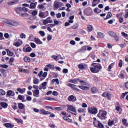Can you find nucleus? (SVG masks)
<instances>
[{"label": "nucleus", "instance_id": "obj_1", "mask_svg": "<svg viewBox=\"0 0 128 128\" xmlns=\"http://www.w3.org/2000/svg\"><path fill=\"white\" fill-rule=\"evenodd\" d=\"M92 66H94L93 68H90V70L92 72L96 74L100 70H102V66L100 64L92 63Z\"/></svg>", "mask_w": 128, "mask_h": 128}, {"label": "nucleus", "instance_id": "obj_2", "mask_svg": "<svg viewBox=\"0 0 128 128\" xmlns=\"http://www.w3.org/2000/svg\"><path fill=\"white\" fill-rule=\"evenodd\" d=\"M4 24L8 26H20V22L11 20L4 21Z\"/></svg>", "mask_w": 128, "mask_h": 128}, {"label": "nucleus", "instance_id": "obj_3", "mask_svg": "<svg viewBox=\"0 0 128 128\" xmlns=\"http://www.w3.org/2000/svg\"><path fill=\"white\" fill-rule=\"evenodd\" d=\"M106 114H108V112H106V111L100 110L99 113L98 114L97 116L101 120H105Z\"/></svg>", "mask_w": 128, "mask_h": 128}, {"label": "nucleus", "instance_id": "obj_4", "mask_svg": "<svg viewBox=\"0 0 128 128\" xmlns=\"http://www.w3.org/2000/svg\"><path fill=\"white\" fill-rule=\"evenodd\" d=\"M88 112L91 114H98V108L94 106L88 108Z\"/></svg>", "mask_w": 128, "mask_h": 128}, {"label": "nucleus", "instance_id": "obj_5", "mask_svg": "<svg viewBox=\"0 0 128 128\" xmlns=\"http://www.w3.org/2000/svg\"><path fill=\"white\" fill-rule=\"evenodd\" d=\"M67 112H76V108L74 107V106L72 105H68Z\"/></svg>", "mask_w": 128, "mask_h": 128}, {"label": "nucleus", "instance_id": "obj_6", "mask_svg": "<svg viewBox=\"0 0 128 128\" xmlns=\"http://www.w3.org/2000/svg\"><path fill=\"white\" fill-rule=\"evenodd\" d=\"M50 18V17L47 18L46 19L43 20V24L45 25L48 24H52L53 21Z\"/></svg>", "mask_w": 128, "mask_h": 128}, {"label": "nucleus", "instance_id": "obj_7", "mask_svg": "<svg viewBox=\"0 0 128 128\" xmlns=\"http://www.w3.org/2000/svg\"><path fill=\"white\" fill-rule=\"evenodd\" d=\"M67 86H70V88H72V89L74 90H76L77 92H80V89L78 88H76V86L72 84H67Z\"/></svg>", "mask_w": 128, "mask_h": 128}, {"label": "nucleus", "instance_id": "obj_8", "mask_svg": "<svg viewBox=\"0 0 128 128\" xmlns=\"http://www.w3.org/2000/svg\"><path fill=\"white\" fill-rule=\"evenodd\" d=\"M100 2V0H93L92 6H98Z\"/></svg>", "mask_w": 128, "mask_h": 128}, {"label": "nucleus", "instance_id": "obj_9", "mask_svg": "<svg viewBox=\"0 0 128 128\" xmlns=\"http://www.w3.org/2000/svg\"><path fill=\"white\" fill-rule=\"evenodd\" d=\"M34 40L36 44H42V42L38 38H34Z\"/></svg>", "mask_w": 128, "mask_h": 128}, {"label": "nucleus", "instance_id": "obj_10", "mask_svg": "<svg viewBox=\"0 0 128 128\" xmlns=\"http://www.w3.org/2000/svg\"><path fill=\"white\" fill-rule=\"evenodd\" d=\"M4 126H6L7 128H12L14 126L10 123H5L4 124Z\"/></svg>", "mask_w": 128, "mask_h": 128}, {"label": "nucleus", "instance_id": "obj_11", "mask_svg": "<svg viewBox=\"0 0 128 128\" xmlns=\"http://www.w3.org/2000/svg\"><path fill=\"white\" fill-rule=\"evenodd\" d=\"M54 10H58V8H60V5L58 4V2L56 1V0L54 2Z\"/></svg>", "mask_w": 128, "mask_h": 128}, {"label": "nucleus", "instance_id": "obj_12", "mask_svg": "<svg viewBox=\"0 0 128 128\" xmlns=\"http://www.w3.org/2000/svg\"><path fill=\"white\" fill-rule=\"evenodd\" d=\"M76 97H74V95H71L70 96H68V100H70V102H75L76 100Z\"/></svg>", "mask_w": 128, "mask_h": 128}, {"label": "nucleus", "instance_id": "obj_13", "mask_svg": "<svg viewBox=\"0 0 128 128\" xmlns=\"http://www.w3.org/2000/svg\"><path fill=\"white\" fill-rule=\"evenodd\" d=\"M17 90L18 92H19L20 94H24L26 92V88H18Z\"/></svg>", "mask_w": 128, "mask_h": 128}, {"label": "nucleus", "instance_id": "obj_14", "mask_svg": "<svg viewBox=\"0 0 128 128\" xmlns=\"http://www.w3.org/2000/svg\"><path fill=\"white\" fill-rule=\"evenodd\" d=\"M7 96H14V91L9 90L6 92Z\"/></svg>", "mask_w": 128, "mask_h": 128}, {"label": "nucleus", "instance_id": "obj_15", "mask_svg": "<svg viewBox=\"0 0 128 128\" xmlns=\"http://www.w3.org/2000/svg\"><path fill=\"white\" fill-rule=\"evenodd\" d=\"M108 34H109L110 36H112V38H114L117 34L112 31H109L108 32Z\"/></svg>", "mask_w": 128, "mask_h": 128}, {"label": "nucleus", "instance_id": "obj_16", "mask_svg": "<svg viewBox=\"0 0 128 128\" xmlns=\"http://www.w3.org/2000/svg\"><path fill=\"white\" fill-rule=\"evenodd\" d=\"M33 84H40V80L37 78H34L33 80Z\"/></svg>", "mask_w": 128, "mask_h": 128}, {"label": "nucleus", "instance_id": "obj_17", "mask_svg": "<svg viewBox=\"0 0 128 128\" xmlns=\"http://www.w3.org/2000/svg\"><path fill=\"white\" fill-rule=\"evenodd\" d=\"M88 32H92L93 28L92 25L88 24L87 26Z\"/></svg>", "mask_w": 128, "mask_h": 128}, {"label": "nucleus", "instance_id": "obj_18", "mask_svg": "<svg viewBox=\"0 0 128 128\" xmlns=\"http://www.w3.org/2000/svg\"><path fill=\"white\" fill-rule=\"evenodd\" d=\"M16 4H18V2L16 0H13L12 1L8 2V6H12Z\"/></svg>", "mask_w": 128, "mask_h": 128}, {"label": "nucleus", "instance_id": "obj_19", "mask_svg": "<svg viewBox=\"0 0 128 128\" xmlns=\"http://www.w3.org/2000/svg\"><path fill=\"white\" fill-rule=\"evenodd\" d=\"M37 4H38V2H36L35 3L34 2L31 3V4L30 5V8H36Z\"/></svg>", "mask_w": 128, "mask_h": 128}, {"label": "nucleus", "instance_id": "obj_20", "mask_svg": "<svg viewBox=\"0 0 128 128\" xmlns=\"http://www.w3.org/2000/svg\"><path fill=\"white\" fill-rule=\"evenodd\" d=\"M98 38H104V36H105L104 33L100 32H99L98 33Z\"/></svg>", "mask_w": 128, "mask_h": 128}, {"label": "nucleus", "instance_id": "obj_21", "mask_svg": "<svg viewBox=\"0 0 128 128\" xmlns=\"http://www.w3.org/2000/svg\"><path fill=\"white\" fill-rule=\"evenodd\" d=\"M22 44V41H21V44L20 43V42H14L13 44L14 46L17 47L20 46Z\"/></svg>", "mask_w": 128, "mask_h": 128}, {"label": "nucleus", "instance_id": "obj_22", "mask_svg": "<svg viewBox=\"0 0 128 128\" xmlns=\"http://www.w3.org/2000/svg\"><path fill=\"white\" fill-rule=\"evenodd\" d=\"M122 122L124 126H128V123L126 121V118L122 119Z\"/></svg>", "mask_w": 128, "mask_h": 128}, {"label": "nucleus", "instance_id": "obj_23", "mask_svg": "<svg viewBox=\"0 0 128 128\" xmlns=\"http://www.w3.org/2000/svg\"><path fill=\"white\" fill-rule=\"evenodd\" d=\"M94 12H96V14H100L102 12V10H100V8H96L94 9Z\"/></svg>", "mask_w": 128, "mask_h": 128}, {"label": "nucleus", "instance_id": "obj_24", "mask_svg": "<svg viewBox=\"0 0 128 128\" xmlns=\"http://www.w3.org/2000/svg\"><path fill=\"white\" fill-rule=\"evenodd\" d=\"M112 12H108L106 18L104 19V20H108V18H112Z\"/></svg>", "mask_w": 128, "mask_h": 128}, {"label": "nucleus", "instance_id": "obj_25", "mask_svg": "<svg viewBox=\"0 0 128 128\" xmlns=\"http://www.w3.org/2000/svg\"><path fill=\"white\" fill-rule=\"evenodd\" d=\"M18 107L20 110H24V105L22 103H19L18 104Z\"/></svg>", "mask_w": 128, "mask_h": 128}, {"label": "nucleus", "instance_id": "obj_26", "mask_svg": "<svg viewBox=\"0 0 128 128\" xmlns=\"http://www.w3.org/2000/svg\"><path fill=\"white\" fill-rule=\"evenodd\" d=\"M16 11L17 12V14H20V12H22V8L18 7L16 8Z\"/></svg>", "mask_w": 128, "mask_h": 128}, {"label": "nucleus", "instance_id": "obj_27", "mask_svg": "<svg viewBox=\"0 0 128 128\" xmlns=\"http://www.w3.org/2000/svg\"><path fill=\"white\" fill-rule=\"evenodd\" d=\"M0 106L2 108H8V104L6 102H2L0 103Z\"/></svg>", "mask_w": 128, "mask_h": 128}, {"label": "nucleus", "instance_id": "obj_28", "mask_svg": "<svg viewBox=\"0 0 128 128\" xmlns=\"http://www.w3.org/2000/svg\"><path fill=\"white\" fill-rule=\"evenodd\" d=\"M78 88H81V90H88V87L86 86H78Z\"/></svg>", "mask_w": 128, "mask_h": 128}, {"label": "nucleus", "instance_id": "obj_29", "mask_svg": "<svg viewBox=\"0 0 128 128\" xmlns=\"http://www.w3.org/2000/svg\"><path fill=\"white\" fill-rule=\"evenodd\" d=\"M78 80H80L78 78H76V79H74V80H70V82H72V84H78Z\"/></svg>", "mask_w": 128, "mask_h": 128}, {"label": "nucleus", "instance_id": "obj_30", "mask_svg": "<svg viewBox=\"0 0 128 128\" xmlns=\"http://www.w3.org/2000/svg\"><path fill=\"white\" fill-rule=\"evenodd\" d=\"M63 118L64 120H66V122H72V120H70L68 116H64Z\"/></svg>", "mask_w": 128, "mask_h": 128}, {"label": "nucleus", "instance_id": "obj_31", "mask_svg": "<svg viewBox=\"0 0 128 128\" xmlns=\"http://www.w3.org/2000/svg\"><path fill=\"white\" fill-rule=\"evenodd\" d=\"M45 4H46L44 3L42 4L38 5V8H40V10H44H44H46V8H44Z\"/></svg>", "mask_w": 128, "mask_h": 128}, {"label": "nucleus", "instance_id": "obj_32", "mask_svg": "<svg viewBox=\"0 0 128 128\" xmlns=\"http://www.w3.org/2000/svg\"><path fill=\"white\" fill-rule=\"evenodd\" d=\"M15 120H16V122L18 123V124H24V121L22 120V119H18V118H14Z\"/></svg>", "mask_w": 128, "mask_h": 128}, {"label": "nucleus", "instance_id": "obj_33", "mask_svg": "<svg viewBox=\"0 0 128 128\" xmlns=\"http://www.w3.org/2000/svg\"><path fill=\"white\" fill-rule=\"evenodd\" d=\"M34 94H36V96H35ZM38 94H40V90L36 89V90L34 92V96H38Z\"/></svg>", "mask_w": 128, "mask_h": 128}, {"label": "nucleus", "instance_id": "obj_34", "mask_svg": "<svg viewBox=\"0 0 128 128\" xmlns=\"http://www.w3.org/2000/svg\"><path fill=\"white\" fill-rule=\"evenodd\" d=\"M6 51L8 56H14V52H12L10 50L6 49Z\"/></svg>", "mask_w": 128, "mask_h": 128}, {"label": "nucleus", "instance_id": "obj_35", "mask_svg": "<svg viewBox=\"0 0 128 128\" xmlns=\"http://www.w3.org/2000/svg\"><path fill=\"white\" fill-rule=\"evenodd\" d=\"M24 60L26 62H30V57H28V56H26L24 58Z\"/></svg>", "mask_w": 128, "mask_h": 128}, {"label": "nucleus", "instance_id": "obj_36", "mask_svg": "<svg viewBox=\"0 0 128 128\" xmlns=\"http://www.w3.org/2000/svg\"><path fill=\"white\" fill-rule=\"evenodd\" d=\"M114 66V63H112L110 64L108 67V72H110V70L112 68V66Z\"/></svg>", "mask_w": 128, "mask_h": 128}, {"label": "nucleus", "instance_id": "obj_37", "mask_svg": "<svg viewBox=\"0 0 128 128\" xmlns=\"http://www.w3.org/2000/svg\"><path fill=\"white\" fill-rule=\"evenodd\" d=\"M0 96H6V91L2 89H0Z\"/></svg>", "mask_w": 128, "mask_h": 128}, {"label": "nucleus", "instance_id": "obj_38", "mask_svg": "<svg viewBox=\"0 0 128 128\" xmlns=\"http://www.w3.org/2000/svg\"><path fill=\"white\" fill-rule=\"evenodd\" d=\"M114 22H116V20L114 18H113V19L109 20L108 22V23L109 24H114Z\"/></svg>", "mask_w": 128, "mask_h": 128}, {"label": "nucleus", "instance_id": "obj_39", "mask_svg": "<svg viewBox=\"0 0 128 128\" xmlns=\"http://www.w3.org/2000/svg\"><path fill=\"white\" fill-rule=\"evenodd\" d=\"M52 82H56V84H60V81L58 78L53 79L52 80Z\"/></svg>", "mask_w": 128, "mask_h": 128}, {"label": "nucleus", "instance_id": "obj_40", "mask_svg": "<svg viewBox=\"0 0 128 128\" xmlns=\"http://www.w3.org/2000/svg\"><path fill=\"white\" fill-rule=\"evenodd\" d=\"M120 103L117 102L116 106V108L118 112H120Z\"/></svg>", "mask_w": 128, "mask_h": 128}, {"label": "nucleus", "instance_id": "obj_41", "mask_svg": "<svg viewBox=\"0 0 128 128\" xmlns=\"http://www.w3.org/2000/svg\"><path fill=\"white\" fill-rule=\"evenodd\" d=\"M0 68H8V66L4 64H0Z\"/></svg>", "mask_w": 128, "mask_h": 128}, {"label": "nucleus", "instance_id": "obj_42", "mask_svg": "<svg viewBox=\"0 0 128 128\" xmlns=\"http://www.w3.org/2000/svg\"><path fill=\"white\" fill-rule=\"evenodd\" d=\"M114 38L116 42H118L120 40V36L118 34H116Z\"/></svg>", "mask_w": 128, "mask_h": 128}, {"label": "nucleus", "instance_id": "obj_43", "mask_svg": "<svg viewBox=\"0 0 128 128\" xmlns=\"http://www.w3.org/2000/svg\"><path fill=\"white\" fill-rule=\"evenodd\" d=\"M54 24H55V26H57L58 24H60V22H59V21L57 20L56 19H54Z\"/></svg>", "mask_w": 128, "mask_h": 128}, {"label": "nucleus", "instance_id": "obj_44", "mask_svg": "<svg viewBox=\"0 0 128 128\" xmlns=\"http://www.w3.org/2000/svg\"><path fill=\"white\" fill-rule=\"evenodd\" d=\"M18 98L20 100H24V96L22 95H18Z\"/></svg>", "mask_w": 128, "mask_h": 128}, {"label": "nucleus", "instance_id": "obj_45", "mask_svg": "<svg viewBox=\"0 0 128 128\" xmlns=\"http://www.w3.org/2000/svg\"><path fill=\"white\" fill-rule=\"evenodd\" d=\"M91 90L93 94H94V92H96L98 91V90L96 89V87L92 88Z\"/></svg>", "mask_w": 128, "mask_h": 128}, {"label": "nucleus", "instance_id": "obj_46", "mask_svg": "<svg viewBox=\"0 0 128 128\" xmlns=\"http://www.w3.org/2000/svg\"><path fill=\"white\" fill-rule=\"evenodd\" d=\"M39 16L40 18H44V12H40V14H39Z\"/></svg>", "mask_w": 128, "mask_h": 128}, {"label": "nucleus", "instance_id": "obj_47", "mask_svg": "<svg viewBox=\"0 0 128 128\" xmlns=\"http://www.w3.org/2000/svg\"><path fill=\"white\" fill-rule=\"evenodd\" d=\"M12 108L13 110H16L18 108V106H16V103H14L12 105Z\"/></svg>", "mask_w": 128, "mask_h": 128}, {"label": "nucleus", "instance_id": "obj_48", "mask_svg": "<svg viewBox=\"0 0 128 128\" xmlns=\"http://www.w3.org/2000/svg\"><path fill=\"white\" fill-rule=\"evenodd\" d=\"M78 68H80V70H84V65L82 64H80L78 66Z\"/></svg>", "mask_w": 128, "mask_h": 128}, {"label": "nucleus", "instance_id": "obj_49", "mask_svg": "<svg viewBox=\"0 0 128 128\" xmlns=\"http://www.w3.org/2000/svg\"><path fill=\"white\" fill-rule=\"evenodd\" d=\"M119 68H122V60H120L118 63Z\"/></svg>", "mask_w": 128, "mask_h": 128}, {"label": "nucleus", "instance_id": "obj_50", "mask_svg": "<svg viewBox=\"0 0 128 128\" xmlns=\"http://www.w3.org/2000/svg\"><path fill=\"white\" fill-rule=\"evenodd\" d=\"M54 110L60 111V110H62L63 108L62 107H56V108H54Z\"/></svg>", "mask_w": 128, "mask_h": 128}, {"label": "nucleus", "instance_id": "obj_51", "mask_svg": "<svg viewBox=\"0 0 128 128\" xmlns=\"http://www.w3.org/2000/svg\"><path fill=\"white\" fill-rule=\"evenodd\" d=\"M98 128H104V124H102L101 122H99L98 124Z\"/></svg>", "mask_w": 128, "mask_h": 128}, {"label": "nucleus", "instance_id": "obj_52", "mask_svg": "<svg viewBox=\"0 0 128 128\" xmlns=\"http://www.w3.org/2000/svg\"><path fill=\"white\" fill-rule=\"evenodd\" d=\"M121 34H122V36H124V38H128V34H126V32H121Z\"/></svg>", "mask_w": 128, "mask_h": 128}, {"label": "nucleus", "instance_id": "obj_53", "mask_svg": "<svg viewBox=\"0 0 128 128\" xmlns=\"http://www.w3.org/2000/svg\"><path fill=\"white\" fill-rule=\"evenodd\" d=\"M26 36L25 34H24V33H22V34H20V38H26Z\"/></svg>", "mask_w": 128, "mask_h": 128}, {"label": "nucleus", "instance_id": "obj_54", "mask_svg": "<svg viewBox=\"0 0 128 128\" xmlns=\"http://www.w3.org/2000/svg\"><path fill=\"white\" fill-rule=\"evenodd\" d=\"M125 12H126V14H125L124 18H128V9H126V10Z\"/></svg>", "mask_w": 128, "mask_h": 128}, {"label": "nucleus", "instance_id": "obj_55", "mask_svg": "<svg viewBox=\"0 0 128 128\" xmlns=\"http://www.w3.org/2000/svg\"><path fill=\"white\" fill-rule=\"evenodd\" d=\"M0 40H4V34L2 32H0Z\"/></svg>", "mask_w": 128, "mask_h": 128}, {"label": "nucleus", "instance_id": "obj_56", "mask_svg": "<svg viewBox=\"0 0 128 128\" xmlns=\"http://www.w3.org/2000/svg\"><path fill=\"white\" fill-rule=\"evenodd\" d=\"M32 50V48L30 47H28L26 50V52H30Z\"/></svg>", "mask_w": 128, "mask_h": 128}, {"label": "nucleus", "instance_id": "obj_57", "mask_svg": "<svg viewBox=\"0 0 128 128\" xmlns=\"http://www.w3.org/2000/svg\"><path fill=\"white\" fill-rule=\"evenodd\" d=\"M39 34L42 36H44L46 35V34L44 33V31H40Z\"/></svg>", "mask_w": 128, "mask_h": 128}, {"label": "nucleus", "instance_id": "obj_58", "mask_svg": "<svg viewBox=\"0 0 128 128\" xmlns=\"http://www.w3.org/2000/svg\"><path fill=\"white\" fill-rule=\"evenodd\" d=\"M52 38V35H48L47 37L48 40L50 41L51 40Z\"/></svg>", "mask_w": 128, "mask_h": 128}, {"label": "nucleus", "instance_id": "obj_59", "mask_svg": "<svg viewBox=\"0 0 128 128\" xmlns=\"http://www.w3.org/2000/svg\"><path fill=\"white\" fill-rule=\"evenodd\" d=\"M71 28H72V30H76V28H78V24H75L74 25H73Z\"/></svg>", "mask_w": 128, "mask_h": 128}, {"label": "nucleus", "instance_id": "obj_60", "mask_svg": "<svg viewBox=\"0 0 128 128\" xmlns=\"http://www.w3.org/2000/svg\"><path fill=\"white\" fill-rule=\"evenodd\" d=\"M56 17L57 18H62V14L60 13L56 14Z\"/></svg>", "mask_w": 128, "mask_h": 128}, {"label": "nucleus", "instance_id": "obj_61", "mask_svg": "<svg viewBox=\"0 0 128 128\" xmlns=\"http://www.w3.org/2000/svg\"><path fill=\"white\" fill-rule=\"evenodd\" d=\"M30 46H32V48H36V45L34 43H31Z\"/></svg>", "mask_w": 128, "mask_h": 128}, {"label": "nucleus", "instance_id": "obj_62", "mask_svg": "<svg viewBox=\"0 0 128 128\" xmlns=\"http://www.w3.org/2000/svg\"><path fill=\"white\" fill-rule=\"evenodd\" d=\"M87 46H84L82 48V52H86V50H87Z\"/></svg>", "mask_w": 128, "mask_h": 128}, {"label": "nucleus", "instance_id": "obj_63", "mask_svg": "<svg viewBox=\"0 0 128 128\" xmlns=\"http://www.w3.org/2000/svg\"><path fill=\"white\" fill-rule=\"evenodd\" d=\"M120 78H124V74L120 72L119 75Z\"/></svg>", "mask_w": 128, "mask_h": 128}, {"label": "nucleus", "instance_id": "obj_64", "mask_svg": "<svg viewBox=\"0 0 128 128\" xmlns=\"http://www.w3.org/2000/svg\"><path fill=\"white\" fill-rule=\"evenodd\" d=\"M43 12L44 14V16L45 18H46V16H48V12L46 11Z\"/></svg>", "mask_w": 128, "mask_h": 128}]
</instances>
